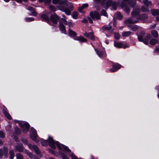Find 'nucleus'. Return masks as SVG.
<instances>
[{
	"mask_svg": "<svg viewBox=\"0 0 159 159\" xmlns=\"http://www.w3.org/2000/svg\"><path fill=\"white\" fill-rule=\"evenodd\" d=\"M140 11L139 9L134 10L131 13V17L126 20L124 22V24L127 25L130 30L136 31L138 29V26L135 25H130L129 24H134L138 21V18Z\"/></svg>",
	"mask_w": 159,
	"mask_h": 159,
	"instance_id": "1",
	"label": "nucleus"
},
{
	"mask_svg": "<svg viewBox=\"0 0 159 159\" xmlns=\"http://www.w3.org/2000/svg\"><path fill=\"white\" fill-rule=\"evenodd\" d=\"M127 4L132 7H134L136 4L135 2L132 0H123L120 7L123 8L124 11L128 14L129 13L130 8Z\"/></svg>",
	"mask_w": 159,
	"mask_h": 159,
	"instance_id": "2",
	"label": "nucleus"
},
{
	"mask_svg": "<svg viewBox=\"0 0 159 159\" xmlns=\"http://www.w3.org/2000/svg\"><path fill=\"white\" fill-rule=\"evenodd\" d=\"M65 4L66 5L67 7H66L62 5L59 7V9L65 12L67 15H70L71 14V11L73 10V4L70 2H68Z\"/></svg>",
	"mask_w": 159,
	"mask_h": 159,
	"instance_id": "3",
	"label": "nucleus"
},
{
	"mask_svg": "<svg viewBox=\"0 0 159 159\" xmlns=\"http://www.w3.org/2000/svg\"><path fill=\"white\" fill-rule=\"evenodd\" d=\"M31 132L30 134L31 138L36 143L39 142L40 141L39 138L37 135L35 129L33 128H31Z\"/></svg>",
	"mask_w": 159,
	"mask_h": 159,
	"instance_id": "4",
	"label": "nucleus"
},
{
	"mask_svg": "<svg viewBox=\"0 0 159 159\" xmlns=\"http://www.w3.org/2000/svg\"><path fill=\"white\" fill-rule=\"evenodd\" d=\"M19 125L22 128V131L24 133H26L30 127L29 124L24 121L19 122Z\"/></svg>",
	"mask_w": 159,
	"mask_h": 159,
	"instance_id": "5",
	"label": "nucleus"
},
{
	"mask_svg": "<svg viewBox=\"0 0 159 159\" xmlns=\"http://www.w3.org/2000/svg\"><path fill=\"white\" fill-rule=\"evenodd\" d=\"M52 3L54 4H58V7L59 9L60 6H62L67 3V0H53Z\"/></svg>",
	"mask_w": 159,
	"mask_h": 159,
	"instance_id": "6",
	"label": "nucleus"
},
{
	"mask_svg": "<svg viewBox=\"0 0 159 159\" xmlns=\"http://www.w3.org/2000/svg\"><path fill=\"white\" fill-rule=\"evenodd\" d=\"M28 146L31 150H34L36 154L39 155L40 153V150L36 145L29 144Z\"/></svg>",
	"mask_w": 159,
	"mask_h": 159,
	"instance_id": "7",
	"label": "nucleus"
},
{
	"mask_svg": "<svg viewBox=\"0 0 159 159\" xmlns=\"http://www.w3.org/2000/svg\"><path fill=\"white\" fill-rule=\"evenodd\" d=\"M90 15L91 17L93 19H95L97 20H99L100 19V16L99 13L97 11L93 12L91 11L90 12Z\"/></svg>",
	"mask_w": 159,
	"mask_h": 159,
	"instance_id": "8",
	"label": "nucleus"
},
{
	"mask_svg": "<svg viewBox=\"0 0 159 159\" xmlns=\"http://www.w3.org/2000/svg\"><path fill=\"white\" fill-rule=\"evenodd\" d=\"M96 53L98 56L100 57H103L106 56V54L105 50H98L95 49Z\"/></svg>",
	"mask_w": 159,
	"mask_h": 159,
	"instance_id": "9",
	"label": "nucleus"
},
{
	"mask_svg": "<svg viewBox=\"0 0 159 159\" xmlns=\"http://www.w3.org/2000/svg\"><path fill=\"white\" fill-rule=\"evenodd\" d=\"M59 18L57 15L55 14L52 15L50 17V20L51 21L55 24H56L57 23V21Z\"/></svg>",
	"mask_w": 159,
	"mask_h": 159,
	"instance_id": "10",
	"label": "nucleus"
},
{
	"mask_svg": "<svg viewBox=\"0 0 159 159\" xmlns=\"http://www.w3.org/2000/svg\"><path fill=\"white\" fill-rule=\"evenodd\" d=\"M121 66L119 64H116L113 65L112 68L110 69L109 70L111 72H114L116 71L118 69H120Z\"/></svg>",
	"mask_w": 159,
	"mask_h": 159,
	"instance_id": "11",
	"label": "nucleus"
},
{
	"mask_svg": "<svg viewBox=\"0 0 159 159\" xmlns=\"http://www.w3.org/2000/svg\"><path fill=\"white\" fill-rule=\"evenodd\" d=\"M8 151V149L7 147H4L3 149H0V158H2L4 154H7Z\"/></svg>",
	"mask_w": 159,
	"mask_h": 159,
	"instance_id": "12",
	"label": "nucleus"
},
{
	"mask_svg": "<svg viewBox=\"0 0 159 159\" xmlns=\"http://www.w3.org/2000/svg\"><path fill=\"white\" fill-rule=\"evenodd\" d=\"M85 36L89 38L90 39L93 40L94 39V35L93 32H90L87 33L85 32L84 34Z\"/></svg>",
	"mask_w": 159,
	"mask_h": 159,
	"instance_id": "13",
	"label": "nucleus"
},
{
	"mask_svg": "<svg viewBox=\"0 0 159 159\" xmlns=\"http://www.w3.org/2000/svg\"><path fill=\"white\" fill-rule=\"evenodd\" d=\"M7 108H5L4 109H3L2 111V112L4 114L5 116L7 117V118L11 120V117L10 116V115L9 114V113L7 111Z\"/></svg>",
	"mask_w": 159,
	"mask_h": 159,
	"instance_id": "14",
	"label": "nucleus"
},
{
	"mask_svg": "<svg viewBox=\"0 0 159 159\" xmlns=\"http://www.w3.org/2000/svg\"><path fill=\"white\" fill-rule=\"evenodd\" d=\"M74 39L81 42H85L87 41V40L85 38L82 36L76 37Z\"/></svg>",
	"mask_w": 159,
	"mask_h": 159,
	"instance_id": "15",
	"label": "nucleus"
},
{
	"mask_svg": "<svg viewBox=\"0 0 159 159\" xmlns=\"http://www.w3.org/2000/svg\"><path fill=\"white\" fill-rule=\"evenodd\" d=\"M145 33L144 32H142L140 35L138 36V39L139 41L143 42L144 39L143 37L144 36Z\"/></svg>",
	"mask_w": 159,
	"mask_h": 159,
	"instance_id": "16",
	"label": "nucleus"
},
{
	"mask_svg": "<svg viewBox=\"0 0 159 159\" xmlns=\"http://www.w3.org/2000/svg\"><path fill=\"white\" fill-rule=\"evenodd\" d=\"M59 28L60 30L62 31L63 33H65L66 31L65 27L62 22L59 23Z\"/></svg>",
	"mask_w": 159,
	"mask_h": 159,
	"instance_id": "17",
	"label": "nucleus"
},
{
	"mask_svg": "<svg viewBox=\"0 0 159 159\" xmlns=\"http://www.w3.org/2000/svg\"><path fill=\"white\" fill-rule=\"evenodd\" d=\"M15 150L19 152H22L23 151V148L21 144L16 146Z\"/></svg>",
	"mask_w": 159,
	"mask_h": 159,
	"instance_id": "18",
	"label": "nucleus"
},
{
	"mask_svg": "<svg viewBox=\"0 0 159 159\" xmlns=\"http://www.w3.org/2000/svg\"><path fill=\"white\" fill-rule=\"evenodd\" d=\"M150 34H147V36L144 38L143 42L145 44H147L148 43V40L150 39Z\"/></svg>",
	"mask_w": 159,
	"mask_h": 159,
	"instance_id": "19",
	"label": "nucleus"
},
{
	"mask_svg": "<svg viewBox=\"0 0 159 159\" xmlns=\"http://www.w3.org/2000/svg\"><path fill=\"white\" fill-rule=\"evenodd\" d=\"M27 10L30 11L32 15L33 16H35L36 15V13L33 7H29L27 8Z\"/></svg>",
	"mask_w": 159,
	"mask_h": 159,
	"instance_id": "20",
	"label": "nucleus"
},
{
	"mask_svg": "<svg viewBox=\"0 0 159 159\" xmlns=\"http://www.w3.org/2000/svg\"><path fill=\"white\" fill-rule=\"evenodd\" d=\"M25 153L28 155L30 158H33L34 159H39L27 150L25 151Z\"/></svg>",
	"mask_w": 159,
	"mask_h": 159,
	"instance_id": "21",
	"label": "nucleus"
},
{
	"mask_svg": "<svg viewBox=\"0 0 159 159\" xmlns=\"http://www.w3.org/2000/svg\"><path fill=\"white\" fill-rule=\"evenodd\" d=\"M111 26L110 25H107L102 27V29L103 31H108L111 30Z\"/></svg>",
	"mask_w": 159,
	"mask_h": 159,
	"instance_id": "22",
	"label": "nucleus"
},
{
	"mask_svg": "<svg viewBox=\"0 0 159 159\" xmlns=\"http://www.w3.org/2000/svg\"><path fill=\"white\" fill-rule=\"evenodd\" d=\"M132 34L131 31H125L123 32L122 33V35L123 37H127L130 35Z\"/></svg>",
	"mask_w": 159,
	"mask_h": 159,
	"instance_id": "23",
	"label": "nucleus"
},
{
	"mask_svg": "<svg viewBox=\"0 0 159 159\" xmlns=\"http://www.w3.org/2000/svg\"><path fill=\"white\" fill-rule=\"evenodd\" d=\"M88 4L87 3L84 4L82 5V6L81 7H80L78 9V10L80 12H82V10L84 8L88 7Z\"/></svg>",
	"mask_w": 159,
	"mask_h": 159,
	"instance_id": "24",
	"label": "nucleus"
},
{
	"mask_svg": "<svg viewBox=\"0 0 159 159\" xmlns=\"http://www.w3.org/2000/svg\"><path fill=\"white\" fill-rule=\"evenodd\" d=\"M114 46L117 48H122V44L121 42H115L114 43Z\"/></svg>",
	"mask_w": 159,
	"mask_h": 159,
	"instance_id": "25",
	"label": "nucleus"
},
{
	"mask_svg": "<svg viewBox=\"0 0 159 159\" xmlns=\"http://www.w3.org/2000/svg\"><path fill=\"white\" fill-rule=\"evenodd\" d=\"M151 13L154 16H158L159 15V10H151Z\"/></svg>",
	"mask_w": 159,
	"mask_h": 159,
	"instance_id": "26",
	"label": "nucleus"
},
{
	"mask_svg": "<svg viewBox=\"0 0 159 159\" xmlns=\"http://www.w3.org/2000/svg\"><path fill=\"white\" fill-rule=\"evenodd\" d=\"M151 33L153 37L155 38H157L158 37V33L156 30H153L152 31Z\"/></svg>",
	"mask_w": 159,
	"mask_h": 159,
	"instance_id": "27",
	"label": "nucleus"
},
{
	"mask_svg": "<svg viewBox=\"0 0 159 159\" xmlns=\"http://www.w3.org/2000/svg\"><path fill=\"white\" fill-rule=\"evenodd\" d=\"M10 159H13L14 157V152L13 150H10L9 152Z\"/></svg>",
	"mask_w": 159,
	"mask_h": 159,
	"instance_id": "28",
	"label": "nucleus"
},
{
	"mask_svg": "<svg viewBox=\"0 0 159 159\" xmlns=\"http://www.w3.org/2000/svg\"><path fill=\"white\" fill-rule=\"evenodd\" d=\"M158 41L157 39H151L150 41V43L151 45H155L157 43Z\"/></svg>",
	"mask_w": 159,
	"mask_h": 159,
	"instance_id": "29",
	"label": "nucleus"
},
{
	"mask_svg": "<svg viewBox=\"0 0 159 159\" xmlns=\"http://www.w3.org/2000/svg\"><path fill=\"white\" fill-rule=\"evenodd\" d=\"M69 34L70 36H75L76 35V33L74 31L69 29Z\"/></svg>",
	"mask_w": 159,
	"mask_h": 159,
	"instance_id": "30",
	"label": "nucleus"
},
{
	"mask_svg": "<svg viewBox=\"0 0 159 159\" xmlns=\"http://www.w3.org/2000/svg\"><path fill=\"white\" fill-rule=\"evenodd\" d=\"M72 16L73 19H76L78 18V13L74 11L72 13Z\"/></svg>",
	"mask_w": 159,
	"mask_h": 159,
	"instance_id": "31",
	"label": "nucleus"
},
{
	"mask_svg": "<svg viewBox=\"0 0 159 159\" xmlns=\"http://www.w3.org/2000/svg\"><path fill=\"white\" fill-rule=\"evenodd\" d=\"M144 4L147 7L148 6L151 5L152 4L151 2L149 1L148 0H144L143 1Z\"/></svg>",
	"mask_w": 159,
	"mask_h": 159,
	"instance_id": "32",
	"label": "nucleus"
},
{
	"mask_svg": "<svg viewBox=\"0 0 159 159\" xmlns=\"http://www.w3.org/2000/svg\"><path fill=\"white\" fill-rule=\"evenodd\" d=\"M116 16L117 19L120 20L122 18V16L120 12H117L116 14Z\"/></svg>",
	"mask_w": 159,
	"mask_h": 159,
	"instance_id": "33",
	"label": "nucleus"
},
{
	"mask_svg": "<svg viewBox=\"0 0 159 159\" xmlns=\"http://www.w3.org/2000/svg\"><path fill=\"white\" fill-rule=\"evenodd\" d=\"M141 10L143 11L147 12L149 11V8L147 7L142 6L141 7Z\"/></svg>",
	"mask_w": 159,
	"mask_h": 159,
	"instance_id": "34",
	"label": "nucleus"
},
{
	"mask_svg": "<svg viewBox=\"0 0 159 159\" xmlns=\"http://www.w3.org/2000/svg\"><path fill=\"white\" fill-rule=\"evenodd\" d=\"M41 17L44 20H47L48 21H49L48 17L46 15L44 14L42 15Z\"/></svg>",
	"mask_w": 159,
	"mask_h": 159,
	"instance_id": "35",
	"label": "nucleus"
},
{
	"mask_svg": "<svg viewBox=\"0 0 159 159\" xmlns=\"http://www.w3.org/2000/svg\"><path fill=\"white\" fill-rule=\"evenodd\" d=\"M16 156L17 159H22L23 157L22 155L20 153H18L16 154Z\"/></svg>",
	"mask_w": 159,
	"mask_h": 159,
	"instance_id": "36",
	"label": "nucleus"
},
{
	"mask_svg": "<svg viewBox=\"0 0 159 159\" xmlns=\"http://www.w3.org/2000/svg\"><path fill=\"white\" fill-rule=\"evenodd\" d=\"M25 20L26 22H29L33 21L34 18L33 17H27L25 18Z\"/></svg>",
	"mask_w": 159,
	"mask_h": 159,
	"instance_id": "37",
	"label": "nucleus"
},
{
	"mask_svg": "<svg viewBox=\"0 0 159 159\" xmlns=\"http://www.w3.org/2000/svg\"><path fill=\"white\" fill-rule=\"evenodd\" d=\"M49 9L52 11H55L56 10V8L55 7L52 5H50L49 7Z\"/></svg>",
	"mask_w": 159,
	"mask_h": 159,
	"instance_id": "38",
	"label": "nucleus"
},
{
	"mask_svg": "<svg viewBox=\"0 0 159 159\" xmlns=\"http://www.w3.org/2000/svg\"><path fill=\"white\" fill-rule=\"evenodd\" d=\"M114 36H115V38L117 39V40H118L120 38V34H118V33H115L114 34Z\"/></svg>",
	"mask_w": 159,
	"mask_h": 159,
	"instance_id": "39",
	"label": "nucleus"
},
{
	"mask_svg": "<svg viewBox=\"0 0 159 159\" xmlns=\"http://www.w3.org/2000/svg\"><path fill=\"white\" fill-rule=\"evenodd\" d=\"M62 23H63V24H64L66 25H68V23L69 22H67L65 19H62Z\"/></svg>",
	"mask_w": 159,
	"mask_h": 159,
	"instance_id": "40",
	"label": "nucleus"
},
{
	"mask_svg": "<svg viewBox=\"0 0 159 159\" xmlns=\"http://www.w3.org/2000/svg\"><path fill=\"white\" fill-rule=\"evenodd\" d=\"M62 23H63V24H64L66 25H68V23L69 22H67L65 19H62Z\"/></svg>",
	"mask_w": 159,
	"mask_h": 159,
	"instance_id": "41",
	"label": "nucleus"
},
{
	"mask_svg": "<svg viewBox=\"0 0 159 159\" xmlns=\"http://www.w3.org/2000/svg\"><path fill=\"white\" fill-rule=\"evenodd\" d=\"M101 14L102 15H103L105 16H107V14L106 11L104 10H102L101 12Z\"/></svg>",
	"mask_w": 159,
	"mask_h": 159,
	"instance_id": "42",
	"label": "nucleus"
},
{
	"mask_svg": "<svg viewBox=\"0 0 159 159\" xmlns=\"http://www.w3.org/2000/svg\"><path fill=\"white\" fill-rule=\"evenodd\" d=\"M5 137L4 133L2 131H0V137L2 138H3Z\"/></svg>",
	"mask_w": 159,
	"mask_h": 159,
	"instance_id": "43",
	"label": "nucleus"
},
{
	"mask_svg": "<svg viewBox=\"0 0 159 159\" xmlns=\"http://www.w3.org/2000/svg\"><path fill=\"white\" fill-rule=\"evenodd\" d=\"M15 131L16 134H19L20 133V129L17 127L15 128Z\"/></svg>",
	"mask_w": 159,
	"mask_h": 159,
	"instance_id": "44",
	"label": "nucleus"
},
{
	"mask_svg": "<svg viewBox=\"0 0 159 159\" xmlns=\"http://www.w3.org/2000/svg\"><path fill=\"white\" fill-rule=\"evenodd\" d=\"M51 0H45L44 2L46 4H48L51 2Z\"/></svg>",
	"mask_w": 159,
	"mask_h": 159,
	"instance_id": "45",
	"label": "nucleus"
},
{
	"mask_svg": "<svg viewBox=\"0 0 159 159\" xmlns=\"http://www.w3.org/2000/svg\"><path fill=\"white\" fill-rule=\"evenodd\" d=\"M68 24V26L69 27H72L74 25V24L71 22H69Z\"/></svg>",
	"mask_w": 159,
	"mask_h": 159,
	"instance_id": "46",
	"label": "nucleus"
},
{
	"mask_svg": "<svg viewBox=\"0 0 159 159\" xmlns=\"http://www.w3.org/2000/svg\"><path fill=\"white\" fill-rule=\"evenodd\" d=\"M88 21L87 17V18H84L82 20V22L84 23H86Z\"/></svg>",
	"mask_w": 159,
	"mask_h": 159,
	"instance_id": "47",
	"label": "nucleus"
},
{
	"mask_svg": "<svg viewBox=\"0 0 159 159\" xmlns=\"http://www.w3.org/2000/svg\"><path fill=\"white\" fill-rule=\"evenodd\" d=\"M16 2H18V3H21V2L23 1H24L25 2H27L28 1V0H15Z\"/></svg>",
	"mask_w": 159,
	"mask_h": 159,
	"instance_id": "48",
	"label": "nucleus"
},
{
	"mask_svg": "<svg viewBox=\"0 0 159 159\" xmlns=\"http://www.w3.org/2000/svg\"><path fill=\"white\" fill-rule=\"evenodd\" d=\"M141 17H142V19H146L148 16H147V15H141Z\"/></svg>",
	"mask_w": 159,
	"mask_h": 159,
	"instance_id": "49",
	"label": "nucleus"
},
{
	"mask_svg": "<svg viewBox=\"0 0 159 159\" xmlns=\"http://www.w3.org/2000/svg\"><path fill=\"white\" fill-rule=\"evenodd\" d=\"M61 156L63 159H69L64 154H61Z\"/></svg>",
	"mask_w": 159,
	"mask_h": 159,
	"instance_id": "50",
	"label": "nucleus"
},
{
	"mask_svg": "<svg viewBox=\"0 0 159 159\" xmlns=\"http://www.w3.org/2000/svg\"><path fill=\"white\" fill-rule=\"evenodd\" d=\"M87 19H88V21H89V22L90 23H93V21L90 17H87Z\"/></svg>",
	"mask_w": 159,
	"mask_h": 159,
	"instance_id": "51",
	"label": "nucleus"
},
{
	"mask_svg": "<svg viewBox=\"0 0 159 159\" xmlns=\"http://www.w3.org/2000/svg\"><path fill=\"white\" fill-rule=\"evenodd\" d=\"M129 47V45L128 44H126L124 45H122V48H128Z\"/></svg>",
	"mask_w": 159,
	"mask_h": 159,
	"instance_id": "52",
	"label": "nucleus"
},
{
	"mask_svg": "<svg viewBox=\"0 0 159 159\" xmlns=\"http://www.w3.org/2000/svg\"><path fill=\"white\" fill-rule=\"evenodd\" d=\"M21 141L22 142L25 143H28V141L26 139H25L24 140H23V139H22Z\"/></svg>",
	"mask_w": 159,
	"mask_h": 159,
	"instance_id": "53",
	"label": "nucleus"
},
{
	"mask_svg": "<svg viewBox=\"0 0 159 159\" xmlns=\"http://www.w3.org/2000/svg\"><path fill=\"white\" fill-rule=\"evenodd\" d=\"M156 25L154 24L153 25H151L150 28H151L153 29V28H155L156 27Z\"/></svg>",
	"mask_w": 159,
	"mask_h": 159,
	"instance_id": "54",
	"label": "nucleus"
},
{
	"mask_svg": "<svg viewBox=\"0 0 159 159\" xmlns=\"http://www.w3.org/2000/svg\"><path fill=\"white\" fill-rule=\"evenodd\" d=\"M112 7H113L114 10H116V5H115L114 6L113 5L112 6Z\"/></svg>",
	"mask_w": 159,
	"mask_h": 159,
	"instance_id": "55",
	"label": "nucleus"
},
{
	"mask_svg": "<svg viewBox=\"0 0 159 159\" xmlns=\"http://www.w3.org/2000/svg\"><path fill=\"white\" fill-rule=\"evenodd\" d=\"M156 19L157 21H159V15L156 17Z\"/></svg>",
	"mask_w": 159,
	"mask_h": 159,
	"instance_id": "56",
	"label": "nucleus"
},
{
	"mask_svg": "<svg viewBox=\"0 0 159 159\" xmlns=\"http://www.w3.org/2000/svg\"><path fill=\"white\" fill-rule=\"evenodd\" d=\"M3 144V142L1 140H0V146H1Z\"/></svg>",
	"mask_w": 159,
	"mask_h": 159,
	"instance_id": "57",
	"label": "nucleus"
},
{
	"mask_svg": "<svg viewBox=\"0 0 159 159\" xmlns=\"http://www.w3.org/2000/svg\"><path fill=\"white\" fill-rule=\"evenodd\" d=\"M50 152L52 153V154H53V151H52V150L51 149H50Z\"/></svg>",
	"mask_w": 159,
	"mask_h": 159,
	"instance_id": "58",
	"label": "nucleus"
},
{
	"mask_svg": "<svg viewBox=\"0 0 159 159\" xmlns=\"http://www.w3.org/2000/svg\"><path fill=\"white\" fill-rule=\"evenodd\" d=\"M5 2H8L10 0H4Z\"/></svg>",
	"mask_w": 159,
	"mask_h": 159,
	"instance_id": "59",
	"label": "nucleus"
},
{
	"mask_svg": "<svg viewBox=\"0 0 159 159\" xmlns=\"http://www.w3.org/2000/svg\"><path fill=\"white\" fill-rule=\"evenodd\" d=\"M43 1L44 0H39V1L41 2H43Z\"/></svg>",
	"mask_w": 159,
	"mask_h": 159,
	"instance_id": "60",
	"label": "nucleus"
},
{
	"mask_svg": "<svg viewBox=\"0 0 159 159\" xmlns=\"http://www.w3.org/2000/svg\"><path fill=\"white\" fill-rule=\"evenodd\" d=\"M49 159H55L52 157H50L49 158Z\"/></svg>",
	"mask_w": 159,
	"mask_h": 159,
	"instance_id": "61",
	"label": "nucleus"
},
{
	"mask_svg": "<svg viewBox=\"0 0 159 159\" xmlns=\"http://www.w3.org/2000/svg\"><path fill=\"white\" fill-rule=\"evenodd\" d=\"M158 98H159V94H158Z\"/></svg>",
	"mask_w": 159,
	"mask_h": 159,
	"instance_id": "62",
	"label": "nucleus"
},
{
	"mask_svg": "<svg viewBox=\"0 0 159 159\" xmlns=\"http://www.w3.org/2000/svg\"><path fill=\"white\" fill-rule=\"evenodd\" d=\"M139 1L141 2V0H138Z\"/></svg>",
	"mask_w": 159,
	"mask_h": 159,
	"instance_id": "63",
	"label": "nucleus"
}]
</instances>
